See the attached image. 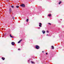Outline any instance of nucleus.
<instances>
[{
    "instance_id": "1a4fd4ad",
    "label": "nucleus",
    "mask_w": 64,
    "mask_h": 64,
    "mask_svg": "<svg viewBox=\"0 0 64 64\" xmlns=\"http://www.w3.org/2000/svg\"><path fill=\"white\" fill-rule=\"evenodd\" d=\"M10 36L11 38H13V37L12 36H11V35L10 34Z\"/></svg>"
},
{
    "instance_id": "0eeeda50",
    "label": "nucleus",
    "mask_w": 64,
    "mask_h": 64,
    "mask_svg": "<svg viewBox=\"0 0 64 64\" xmlns=\"http://www.w3.org/2000/svg\"><path fill=\"white\" fill-rule=\"evenodd\" d=\"M42 32L43 33V34H45V31L44 30H42Z\"/></svg>"
},
{
    "instance_id": "7ed1b4c3",
    "label": "nucleus",
    "mask_w": 64,
    "mask_h": 64,
    "mask_svg": "<svg viewBox=\"0 0 64 64\" xmlns=\"http://www.w3.org/2000/svg\"><path fill=\"white\" fill-rule=\"evenodd\" d=\"M39 27H42V23H39Z\"/></svg>"
},
{
    "instance_id": "dca6fc26",
    "label": "nucleus",
    "mask_w": 64,
    "mask_h": 64,
    "mask_svg": "<svg viewBox=\"0 0 64 64\" xmlns=\"http://www.w3.org/2000/svg\"><path fill=\"white\" fill-rule=\"evenodd\" d=\"M48 24L49 25H51V24L50 23H48Z\"/></svg>"
},
{
    "instance_id": "a878e982",
    "label": "nucleus",
    "mask_w": 64,
    "mask_h": 64,
    "mask_svg": "<svg viewBox=\"0 0 64 64\" xmlns=\"http://www.w3.org/2000/svg\"><path fill=\"white\" fill-rule=\"evenodd\" d=\"M28 61H29V60H28Z\"/></svg>"
},
{
    "instance_id": "f257e3e1",
    "label": "nucleus",
    "mask_w": 64,
    "mask_h": 64,
    "mask_svg": "<svg viewBox=\"0 0 64 64\" xmlns=\"http://www.w3.org/2000/svg\"><path fill=\"white\" fill-rule=\"evenodd\" d=\"M36 49H39L40 48V47L39 46H38V45H36Z\"/></svg>"
},
{
    "instance_id": "6e6552de",
    "label": "nucleus",
    "mask_w": 64,
    "mask_h": 64,
    "mask_svg": "<svg viewBox=\"0 0 64 64\" xmlns=\"http://www.w3.org/2000/svg\"><path fill=\"white\" fill-rule=\"evenodd\" d=\"M2 59L3 60H5V58H4L3 57H2Z\"/></svg>"
},
{
    "instance_id": "39448f33",
    "label": "nucleus",
    "mask_w": 64,
    "mask_h": 64,
    "mask_svg": "<svg viewBox=\"0 0 64 64\" xmlns=\"http://www.w3.org/2000/svg\"><path fill=\"white\" fill-rule=\"evenodd\" d=\"M12 12V10H11V8H10V13H11Z\"/></svg>"
},
{
    "instance_id": "9d476101",
    "label": "nucleus",
    "mask_w": 64,
    "mask_h": 64,
    "mask_svg": "<svg viewBox=\"0 0 64 64\" xmlns=\"http://www.w3.org/2000/svg\"><path fill=\"white\" fill-rule=\"evenodd\" d=\"M48 16H50H50H51V14H48Z\"/></svg>"
},
{
    "instance_id": "ddd939ff",
    "label": "nucleus",
    "mask_w": 64,
    "mask_h": 64,
    "mask_svg": "<svg viewBox=\"0 0 64 64\" xmlns=\"http://www.w3.org/2000/svg\"><path fill=\"white\" fill-rule=\"evenodd\" d=\"M61 3V1H60L59 2V4H60Z\"/></svg>"
},
{
    "instance_id": "b1692460",
    "label": "nucleus",
    "mask_w": 64,
    "mask_h": 64,
    "mask_svg": "<svg viewBox=\"0 0 64 64\" xmlns=\"http://www.w3.org/2000/svg\"><path fill=\"white\" fill-rule=\"evenodd\" d=\"M38 28V29H40V28H39V27Z\"/></svg>"
},
{
    "instance_id": "4468645a",
    "label": "nucleus",
    "mask_w": 64,
    "mask_h": 64,
    "mask_svg": "<svg viewBox=\"0 0 64 64\" xmlns=\"http://www.w3.org/2000/svg\"><path fill=\"white\" fill-rule=\"evenodd\" d=\"M31 62L32 64H34V62Z\"/></svg>"
},
{
    "instance_id": "412c9836",
    "label": "nucleus",
    "mask_w": 64,
    "mask_h": 64,
    "mask_svg": "<svg viewBox=\"0 0 64 64\" xmlns=\"http://www.w3.org/2000/svg\"><path fill=\"white\" fill-rule=\"evenodd\" d=\"M46 55H47V54H48V53H46Z\"/></svg>"
},
{
    "instance_id": "f8f14e48",
    "label": "nucleus",
    "mask_w": 64,
    "mask_h": 64,
    "mask_svg": "<svg viewBox=\"0 0 64 64\" xmlns=\"http://www.w3.org/2000/svg\"><path fill=\"white\" fill-rule=\"evenodd\" d=\"M26 22H28V21H29V19H27L26 20Z\"/></svg>"
},
{
    "instance_id": "423d86ee",
    "label": "nucleus",
    "mask_w": 64,
    "mask_h": 64,
    "mask_svg": "<svg viewBox=\"0 0 64 64\" xmlns=\"http://www.w3.org/2000/svg\"><path fill=\"white\" fill-rule=\"evenodd\" d=\"M22 41V40H21L18 42V43H20V42L21 41Z\"/></svg>"
},
{
    "instance_id": "f03ea898",
    "label": "nucleus",
    "mask_w": 64,
    "mask_h": 64,
    "mask_svg": "<svg viewBox=\"0 0 64 64\" xmlns=\"http://www.w3.org/2000/svg\"><path fill=\"white\" fill-rule=\"evenodd\" d=\"M20 6H21V7H25V5L23 4H22L20 5Z\"/></svg>"
},
{
    "instance_id": "5701e85b",
    "label": "nucleus",
    "mask_w": 64,
    "mask_h": 64,
    "mask_svg": "<svg viewBox=\"0 0 64 64\" xmlns=\"http://www.w3.org/2000/svg\"><path fill=\"white\" fill-rule=\"evenodd\" d=\"M42 52L43 53H44V51H42Z\"/></svg>"
},
{
    "instance_id": "9b49d317",
    "label": "nucleus",
    "mask_w": 64,
    "mask_h": 64,
    "mask_svg": "<svg viewBox=\"0 0 64 64\" xmlns=\"http://www.w3.org/2000/svg\"><path fill=\"white\" fill-rule=\"evenodd\" d=\"M52 49H53L54 48V46H52Z\"/></svg>"
},
{
    "instance_id": "2eb2a0df",
    "label": "nucleus",
    "mask_w": 64,
    "mask_h": 64,
    "mask_svg": "<svg viewBox=\"0 0 64 64\" xmlns=\"http://www.w3.org/2000/svg\"><path fill=\"white\" fill-rule=\"evenodd\" d=\"M11 7H12V8H14V6H11Z\"/></svg>"
},
{
    "instance_id": "aec40b11",
    "label": "nucleus",
    "mask_w": 64,
    "mask_h": 64,
    "mask_svg": "<svg viewBox=\"0 0 64 64\" xmlns=\"http://www.w3.org/2000/svg\"><path fill=\"white\" fill-rule=\"evenodd\" d=\"M18 50H20V48H18Z\"/></svg>"
},
{
    "instance_id": "393cba45",
    "label": "nucleus",
    "mask_w": 64,
    "mask_h": 64,
    "mask_svg": "<svg viewBox=\"0 0 64 64\" xmlns=\"http://www.w3.org/2000/svg\"><path fill=\"white\" fill-rule=\"evenodd\" d=\"M4 36H5V34H4Z\"/></svg>"
},
{
    "instance_id": "20e7f679",
    "label": "nucleus",
    "mask_w": 64,
    "mask_h": 64,
    "mask_svg": "<svg viewBox=\"0 0 64 64\" xmlns=\"http://www.w3.org/2000/svg\"><path fill=\"white\" fill-rule=\"evenodd\" d=\"M15 43L14 42H12V45L14 46L15 44Z\"/></svg>"
},
{
    "instance_id": "f3484780",
    "label": "nucleus",
    "mask_w": 64,
    "mask_h": 64,
    "mask_svg": "<svg viewBox=\"0 0 64 64\" xmlns=\"http://www.w3.org/2000/svg\"><path fill=\"white\" fill-rule=\"evenodd\" d=\"M16 8H19V6H16Z\"/></svg>"
},
{
    "instance_id": "6ab92c4d",
    "label": "nucleus",
    "mask_w": 64,
    "mask_h": 64,
    "mask_svg": "<svg viewBox=\"0 0 64 64\" xmlns=\"http://www.w3.org/2000/svg\"><path fill=\"white\" fill-rule=\"evenodd\" d=\"M47 33H49V32H48V30H47Z\"/></svg>"
},
{
    "instance_id": "a211bd4d",
    "label": "nucleus",
    "mask_w": 64,
    "mask_h": 64,
    "mask_svg": "<svg viewBox=\"0 0 64 64\" xmlns=\"http://www.w3.org/2000/svg\"><path fill=\"white\" fill-rule=\"evenodd\" d=\"M12 19H14V17H12Z\"/></svg>"
},
{
    "instance_id": "4be33fe9",
    "label": "nucleus",
    "mask_w": 64,
    "mask_h": 64,
    "mask_svg": "<svg viewBox=\"0 0 64 64\" xmlns=\"http://www.w3.org/2000/svg\"><path fill=\"white\" fill-rule=\"evenodd\" d=\"M46 36H48V34H46Z\"/></svg>"
}]
</instances>
